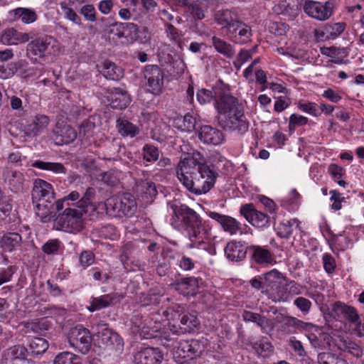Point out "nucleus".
<instances>
[{
  "mask_svg": "<svg viewBox=\"0 0 364 364\" xmlns=\"http://www.w3.org/2000/svg\"><path fill=\"white\" fill-rule=\"evenodd\" d=\"M277 321L281 323L282 332L288 335L308 331L313 326L311 323L304 322L289 314H280V317H277Z\"/></svg>",
  "mask_w": 364,
  "mask_h": 364,
  "instance_id": "4468645a",
  "label": "nucleus"
},
{
  "mask_svg": "<svg viewBox=\"0 0 364 364\" xmlns=\"http://www.w3.org/2000/svg\"><path fill=\"white\" fill-rule=\"evenodd\" d=\"M240 212L253 226L263 228L269 223V217L267 214L257 210L252 203L242 205Z\"/></svg>",
  "mask_w": 364,
  "mask_h": 364,
  "instance_id": "dca6fc26",
  "label": "nucleus"
},
{
  "mask_svg": "<svg viewBox=\"0 0 364 364\" xmlns=\"http://www.w3.org/2000/svg\"><path fill=\"white\" fill-rule=\"evenodd\" d=\"M206 6V1H196L188 5L187 11L191 14L194 20H202L205 18L204 9Z\"/></svg>",
  "mask_w": 364,
  "mask_h": 364,
  "instance_id": "79ce46f5",
  "label": "nucleus"
},
{
  "mask_svg": "<svg viewBox=\"0 0 364 364\" xmlns=\"http://www.w3.org/2000/svg\"><path fill=\"white\" fill-rule=\"evenodd\" d=\"M198 137L203 143L215 146L220 144L224 139L221 131L209 125L200 127L198 131Z\"/></svg>",
  "mask_w": 364,
  "mask_h": 364,
  "instance_id": "412c9836",
  "label": "nucleus"
},
{
  "mask_svg": "<svg viewBox=\"0 0 364 364\" xmlns=\"http://www.w3.org/2000/svg\"><path fill=\"white\" fill-rule=\"evenodd\" d=\"M248 247H246L240 242L231 241L225 248V254L227 258L231 261H241L246 257Z\"/></svg>",
  "mask_w": 364,
  "mask_h": 364,
  "instance_id": "cd10ccee",
  "label": "nucleus"
},
{
  "mask_svg": "<svg viewBox=\"0 0 364 364\" xmlns=\"http://www.w3.org/2000/svg\"><path fill=\"white\" fill-rule=\"evenodd\" d=\"M15 21H21L23 23H33L37 19L36 14L31 9L18 8L11 11Z\"/></svg>",
  "mask_w": 364,
  "mask_h": 364,
  "instance_id": "ea45409f",
  "label": "nucleus"
},
{
  "mask_svg": "<svg viewBox=\"0 0 364 364\" xmlns=\"http://www.w3.org/2000/svg\"><path fill=\"white\" fill-rule=\"evenodd\" d=\"M196 125V119L190 114H186L183 119L182 129L186 132H192L195 129Z\"/></svg>",
  "mask_w": 364,
  "mask_h": 364,
  "instance_id": "774afa93",
  "label": "nucleus"
},
{
  "mask_svg": "<svg viewBox=\"0 0 364 364\" xmlns=\"http://www.w3.org/2000/svg\"><path fill=\"white\" fill-rule=\"evenodd\" d=\"M167 205L171 210V224L183 230L190 240L187 248L210 252L211 247L205 241L206 230L203 227L201 217L193 209L179 201L169 202Z\"/></svg>",
  "mask_w": 364,
  "mask_h": 364,
  "instance_id": "f03ea898",
  "label": "nucleus"
},
{
  "mask_svg": "<svg viewBox=\"0 0 364 364\" xmlns=\"http://www.w3.org/2000/svg\"><path fill=\"white\" fill-rule=\"evenodd\" d=\"M298 107L303 112H307L314 116H318L319 114L318 105L316 103H299Z\"/></svg>",
  "mask_w": 364,
  "mask_h": 364,
  "instance_id": "338daca9",
  "label": "nucleus"
},
{
  "mask_svg": "<svg viewBox=\"0 0 364 364\" xmlns=\"http://www.w3.org/2000/svg\"><path fill=\"white\" fill-rule=\"evenodd\" d=\"M70 345L82 353H87L90 350L92 338L89 330L81 325H77L70 328L68 333Z\"/></svg>",
  "mask_w": 364,
  "mask_h": 364,
  "instance_id": "9d476101",
  "label": "nucleus"
},
{
  "mask_svg": "<svg viewBox=\"0 0 364 364\" xmlns=\"http://www.w3.org/2000/svg\"><path fill=\"white\" fill-rule=\"evenodd\" d=\"M134 359L136 364H159L162 355L159 348L148 347L138 352Z\"/></svg>",
  "mask_w": 364,
  "mask_h": 364,
  "instance_id": "393cba45",
  "label": "nucleus"
},
{
  "mask_svg": "<svg viewBox=\"0 0 364 364\" xmlns=\"http://www.w3.org/2000/svg\"><path fill=\"white\" fill-rule=\"evenodd\" d=\"M332 310L336 316L343 318L353 324L358 323V320L360 318L357 310L353 306H348L341 301L336 302Z\"/></svg>",
  "mask_w": 364,
  "mask_h": 364,
  "instance_id": "a878e982",
  "label": "nucleus"
},
{
  "mask_svg": "<svg viewBox=\"0 0 364 364\" xmlns=\"http://www.w3.org/2000/svg\"><path fill=\"white\" fill-rule=\"evenodd\" d=\"M22 243V237L18 232H7L1 240L0 245L4 251L12 252L18 248Z\"/></svg>",
  "mask_w": 364,
  "mask_h": 364,
  "instance_id": "2f4dec72",
  "label": "nucleus"
},
{
  "mask_svg": "<svg viewBox=\"0 0 364 364\" xmlns=\"http://www.w3.org/2000/svg\"><path fill=\"white\" fill-rule=\"evenodd\" d=\"M119 200L122 202V215H132L136 210V203L133 196L127 193L123 194L119 196Z\"/></svg>",
  "mask_w": 364,
  "mask_h": 364,
  "instance_id": "4c0bfd02",
  "label": "nucleus"
},
{
  "mask_svg": "<svg viewBox=\"0 0 364 364\" xmlns=\"http://www.w3.org/2000/svg\"><path fill=\"white\" fill-rule=\"evenodd\" d=\"M16 268L14 266H9L6 269L0 270V286L9 282L15 273Z\"/></svg>",
  "mask_w": 364,
  "mask_h": 364,
  "instance_id": "0e129e2a",
  "label": "nucleus"
},
{
  "mask_svg": "<svg viewBox=\"0 0 364 364\" xmlns=\"http://www.w3.org/2000/svg\"><path fill=\"white\" fill-rule=\"evenodd\" d=\"M28 350L23 346H14L4 352L6 364H14L26 358Z\"/></svg>",
  "mask_w": 364,
  "mask_h": 364,
  "instance_id": "c756f323",
  "label": "nucleus"
},
{
  "mask_svg": "<svg viewBox=\"0 0 364 364\" xmlns=\"http://www.w3.org/2000/svg\"><path fill=\"white\" fill-rule=\"evenodd\" d=\"M212 43L218 53L228 58H232L234 57L235 50L230 43L216 36H213Z\"/></svg>",
  "mask_w": 364,
  "mask_h": 364,
  "instance_id": "72a5a7b5",
  "label": "nucleus"
},
{
  "mask_svg": "<svg viewBox=\"0 0 364 364\" xmlns=\"http://www.w3.org/2000/svg\"><path fill=\"white\" fill-rule=\"evenodd\" d=\"M202 280L196 277H185L176 280L173 287L180 294L184 296H194L197 294L199 282Z\"/></svg>",
  "mask_w": 364,
  "mask_h": 364,
  "instance_id": "aec40b11",
  "label": "nucleus"
},
{
  "mask_svg": "<svg viewBox=\"0 0 364 364\" xmlns=\"http://www.w3.org/2000/svg\"><path fill=\"white\" fill-rule=\"evenodd\" d=\"M141 154L144 161L148 163H153L159 159L160 151L152 144H145L142 148Z\"/></svg>",
  "mask_w": 364,
  "mask_h": 364,
  "instance_id": "a18cd8bd",
  "label": "nucleus"
},
{
  "mask_svg": "<svg viewBox=\"0 0 364 364\" xmlns=\"http://www.w3.org/2000/svg\"><path fill=\"white\" fill-rule=\"evenodd\" d=\"M229 86L218 81L214 87L215 106L219 116L230 114L242 107L237 98L229 93Z\"/></svg>",
  "mask_w": 364,
  "mask_h": 364,
  "instance_id": "0eeeda50",
  "label": "nucleus"
},
{
  "mask_svg": "<svg viewBox=\"0 0 364 364\" xmlns=\"http://www.w3.org/2000/svg\"><path fill=\"white\" fill-rule=\"evenodd\" d=\"M95 190L93 188L90 187L87 188L80 200L77 201L76 203H73V206H75L76 205V207L82 209L95 198Z\"/></svg>",
  "mask_w": 364,
  "mask_h": 364,
  "instance_id": "5fc2aeb1",
  "label": "nucleus"
},
{
  "mask_svg": "<svg viewBox=\"0 0 364 364\" xmlns=\"http://www.w3.org/2000/svg\"><path fill=\"white\" fill-rule=\"evenodd\" d=\"M200 153L181 159L176 168L178 180L191 193L202 195L214 186L218 176L213 168L203 161Z\"/></svg>",
  "mask_w": 364,
  "mask_h": 364,
  "instance_id": "f257e3e1",
  "label": "nucleus"
},
{
  "mask_svg": "<svg viewBox=\"0 0 364 364\" xmlns=\"http://www.w3.org/2000/svg\"><path fill=\"white\" fill-rule=\"evenodd\" d=\"M300 3L299 0H279L273 10L277 14H282L291 21L299 14Z\"/></svg>",
  "mask_w": 364,
  "mask_h": 364,
  "instance_id": "4be33fe9",
  "label": "nucleus"
},
{
  "mask_svg": "<svg viewBox=\"0 0 364 364\" xmlns=\"http://www.w3.org/2000/svg\"><path fill=\"white\" fill-rule=\"evenodd\" d=\"M108 38L114 41L122 39L121 43H145L149 41L151 33L144 24H110Z\"/></svg>",
  "mask_w": 364,
  "mask_h": 364,
  "instance_id": "20e7f679",
  "label": "nucleus"
},
{
  "mask_svg": "<svg viewBox=\"0 0 364 364\" xmlns=\"http://www.w3.org/2000/svg\"><path fill=\"white\" fill-rule=\"evenodd\" d=\"M339 356L330 352L319 353L317 356L318 364H335Z\"/></svg>",
  "mask_w": 364,
  "mask_h": 364,
  "instance_id": "4d7b16f0",
  "label": "nucleus"
},
{
  "mask_svg": "<svg viewBox=\"0 0 364 364\" xmlns=\"http://www.w3.org/2000/svg\"><path fill=\"white\" fill-rule=\"evenodd\" d=\"M248 250L251 259L258 264H270L273 261L272 253L264 247L250 245Z\"/></svg>",
  "mask_w": 364,
  "mask_h": 364,
  "instance_id": "c85d7f7f",
  "label": "nucleus"
},
{
  "mask_svg": "<svg viewBox=\"0 0 364 364\" xmlns=\"http://www.w3.org/2000/svg\"><path fill=\"white\" fill-rule=\"evenodd\" d=\"M117 128L119 133L123 136L134 137L139 134V128L125 119L119 118L117 120Z\"/></svg>",
  "mask_w": 364,
  "mask_h": 364,
  "instance_id": "c9c22d12",
  "label": "nucleus"
},
{
  "mask_svg": "<svg viewBox=\"0 0 364 364\" xmlns=\"http://www.w3.org/2000/svg\"><path fill=\"white\" fill-rule=\"evenodd\" d=\"M98 326L102 327V331L100 336L102 343L116 351L121 352L124 347V341L121 336L117 333L109 328L107 323H100L98 324Z\"/></svg>",
  "mask_w": 364,
  "mask_h": 364,
  "instance_id": "6ab92c4d",
  "label": "nucleus"
},
{
  "mask_svg": "<svg viewBox=\"0 0 364 364\" xmlns=\"http://www.w3.org/2000/svg\"><path fill=\"white\" fill-rule=\"evenodd\" d=\"M54 364H80V358L65 351L59 353L54 360Z\"/></svg>",
  "mask_w": 364,
  "mask_h": 364,
  "instance_id": "de8ad7c7",
  "label": "nucleus"
},
{
  "mask_svg": "<svg viewBox=\"0 0 364 364\" xmlns=\"http://www.w3.org/2000/svg\"><path fill=\"white\" fill-rule=\"evenodd\" d=\"M122 296L117 294H108L99 297L92 298V301L90 307V311H95L103 308H106L112 304L119 303Z\"/></svg>",
  "mask_w": 364,
  "mask_h": 364,
  "instance_id": "bb28decb",
  "label": "nucleus"
},
{
  "mask_svg": "<svg viewBox=\"0 0 364 364\" xmlns=\"http://www.w3.org/2000/svg\"><path fill=\"white\" fill-rule=\"evenodd\" d=\"M217 23H240L237 13L232 10H220L215 14Z\"/></svg>",
  "mask_w": 364,
  "mask_h": 364,
  "instance_id": "49530a36",
  "label": "nucleus"
},
{
  "mask_svg": "<svg viewBox=\"0 0 364 364\" xmlns=\"http://www.w3.org/2000/svg\"><path fill=\"white\" fill-rule=\"evenodd\" d=\"M218 123L224 130L239 134H244L249 127L242 107L230 114L218 116Z\"/></svg>",
  "mask_w": 364,
  "mask_h": 364,
  "instance_id": "6e6552de",
  "label": "nucleus"
},
{
  "mask_svg": "<svg viewBox=\"0 0 364 364\" xmlns=\"http://www.w3.org/2000/svg\"><path fill=\"white\" fill-rule=\"evenodd\" d=\"M18 70L16 63H8L6 66L0 67V77L7 79L12 77Z\"/></svg>",
  "mask_w": 364,
  "mask_h": 364,
  "instance_id": "bf43d9fd",
  "label": "nucleus"
},
{
  "mask_svg": "<svg viewBox=\"0 0 364 364\" xmlns=\"http://www.w3.org/2000/svg\"><path fill=\"white\" fill-rule=\"evenodd\" d=\"M33 32L23 33L14 28L6 29L1 35V41L9 45H16L18 43H26L35 36Z\"/></svg>",
  "mask_w": 364,
  "mask_h": 364,
  "instance_id": "b1692460",
  "label": "nucleus"
},
{
  "mask_svg": "<svg viewBox=\"0 0 364 364\" xmlns=\"http://www.w3.org/2000/svg\"><path fill=\"white\" fill-rule=\"evenodd\" d=\"M2 179L9 189L14 193H23L28 186V181L23 171L9 167L3 171Z\"/></svg>",
  "mask_w": 364,
  "mask_h": 364,
  "instance_id": "9b49d317",
  "label": "nucleus"
},
{
  "mask_svg": "<svg viewBox=\"0 0 364 364\" xmlns=\"http://www.w3.org/2000/svg\"><path fill=\"white\" fill-rule=\"evenodd\" d=\"M360 10L361 6L359 4L348 8V11L351 14L353 21L355 23H364V11H361Z\"/></svg>",
  "mask_w": 364,
  "mask_h": 364,
  "instance_id": "e2e57ef3",
  "label": "nucleus"
},
{
  "mask_svg": "<svg viewBox=\"0 0 364 364\" xmlns=\"http://www.w3.org/2000/svg\"><path fill=\"white\" fill-rule=\"evenodd\" d=\"M296 223V220H287L282 222L277 226V235L282 238H288L292 233L293 225Z\"/></svg>",
  "mask_w": 364,
  "mask_h": 364,
  "instance_id": "603ef678",
  "label": "nucleus"
},
{
  "mask_svg": "<svg viewBox=\"0 0 364 364\" xmlns=\"http://www.w3.org/2000/svg\"><path fill=\"white\" fill-rule=\"evenodd\" d=\"M136 189L149 198L154 197L157 194L155 184L152 181L147 180L141 181L138 183L136 184Z\"/></svg>",
  "mask_w": 364,
  "mask_h": 364,
  "instance_id": "8fccbe9b",
  "label": "nucleus"
},
{
  "mask_svg": "<svg viewBox=\"0 0 364 364\" xmlns=\"http://www.w3.org/2000/svg\"><path fill=\"white\" fill-rule=\"evenodd\" d=\"M60 246V242L58 239L50 240L43 245L42 250L45 254L54 255L58 253Z\"/></svg>",
  "mask_w": 364,
  "mask_h": 364,
  "instance_id": "13d9d810",
  "label": "nucleus"
},
{
  "mask_svg": "<svg viewBox=\"0 0 364 364\" xmlns=\"http://www.w3.org/2000/svg\"><path fill=\"white\" fill-rule=\"evenodd\" d=\"M335 2L329 0L325 4L309 1H306L304 9L306 14L319 21H325L333 14Z\"/></svg>",
  "mask_w": 364,
  "mask_h": 364,
  "instance_id": "ddd939ff",
  "label": "nucleus"
},
{
  "mask_svg": "<svg viewBox=\"0 0 364 364\" xmlns=\"http://www.w3.org/2000/svg\"><path fill=\"white\" fill-rule=\"evenodd\" d=\"M33 167L44 171H52L55 173L65 174L67 169L61 163L58 162H46L40 160L35 161L32 165Z\"/></svg>",
  "mask_w": 364,
  "mask_h": 364,
  "instance_id": "f704fd0d",
  "label": "nucleus"
},
{
  "mask_svg": "<svg viewBox=\"0 0 364 364\" xmlns=\"http://www.w3.org/2000/svg\"><path fill=\"white\" fill-rule=\"evenodd\" d=\"M28 347L32 354L40 355L46 351L48 343L43 338L33 337L29 340Z\"/></svg>",
  "mask_w": 364,
  "mask_h": 364,
  "instance_id": "37998d69",
  "label": "nucleus"
},
{
  "mask_svg": "<svg viewBox=\"0 0 364 364\" xmlns=\"http://www.w3.org/2000/svg\"><path fill=\"white\" fill-rule=\"evenodd\" d=\"M32 202L38 217L43 223L49 222L57 212L63 209V200L55 203V193L53 186L43 179H36L32 190Z\"/></svg>",
  "mask_w": 364,
  "mask_h": 364,
  "instance_id": "7ed1b4c3",
  "label": "nucleus"
},
{
  "mask_svg": "<svg viewBox=\"0 0 364 364\" xmlns=\"http://www.w3.org/2000/svg\"><path fill=\"white\" fill-rule=\"evenodd\" d=\"M94 262L95 255L91 251L84 250L79 255V262L83 269L90 266L94 263Z\"/></svg>",
  "mask_w": 364,
  "mask_h": 364,
  "instance_id": "6e6d98bb",
  "label": "nucleus"
},
{
  "mask_svg": "<svg viewBox=\"0 0 364 364\" xmlns=\"http://www.w3.org/2000/svg\"><path fill=\"white\" fill-rule=\"evenodd\" d=\"M60 52L59 43L51 36L37 38L27 44L26 56L36 60L38 58L55 55Z\"/></svg>",
  "mask_w": 364,
  "mask_h": 364,
  "instance_id": "423d86ee",
  "label": "nucleus"
},
{
  "mask_svg": "<svg viewBox=\"0 0 364 364\" xmlns=\"http://www.w3.org/2000/svg\"><path fill=\"white\" fill-rule=\"evenodd\" d=\"M252 348L262 357H267L273 351V346L267 337H262L258 341L252 343Z\"/></svg>",
  "mask_w": 364,
  "mask_h": 364,
  "instance_id": "58836bf2",
  "label": "nucleus"
},
{
  "mask_svg": "<svg viewBox=\"0 0 364 364\" xmlns=\"http://www.w3.org/2000/svg\"><path fill=\"white\" fill-rule=\"evenodd\" d=\"M100 72L107 78L112 80H119L124 75V71L109 60L104 61L101 65H98Z\"/></svg>",
  "mask_w": 364,
  "mask_h": 364,
  "instance_id": "7c9ffc66",
  "label": "nucleus"
},
{
  "mask_svg": "<svg viewBox=\"0 0 364 364\" xmlns=\"http://www.w3.org/2000/svg\"><path fill=\"white\" fill-rule=\"evenodd\" d=\"M208 215L217 221L223 230L231 235H236L238 232L242 233L241 224L234 218L213 211L208 212Z\"/></svg>",
  "mask_w": 364,
  "mask_h": 364,
  "instance_id": "f3484780",
  "label": "nucleus"
},
{
  "mask_svg": "<svg viewBox=\"0 0 364 364\" xmlns=\"http://www.w3.org/2000/svg\"><path fill=\"white\" fill-rule=\"evenodd\" d=\"M83 210L74 207H65L62 213L55 215L53 227L58 230L77 232L82 228Z\"/></svg>",
  "mask_w": 364,
  "mask_h": 364,
  "instance_id": "39448f33",
  "label": "nucleus"
},
{
  "mask_svg": "<svg viewBox=\"0 0 364 364\" xmlns=\"http://www.w3.org/2000/svg\"><path fill=\"white\" fill-rule=\"evenodd\" d=\"M289 343L291 348L294 350L298 356L301 357L306 355V352L300 341L296 340L294 337H292L290 338Z\"/></svg>",
  "mask_w": 364,
  "mask_h": 364,
  "instance_id": "69168bd1",
  "label": "nucleus"
},
{
  "mask_svg": "<svg viewBox=\"0 0 364 364\" xmlns=\"http://www.w3.org/2000/svg\"><path fill=\"white\" fill-rule=\"evenodd\" d=\"M12 199L11 196L5 195L0 198V221L6 218L12 210Z\"/></svg>",
  "mask_w": 364,
  "mask_h": 364,
  "instance_id": "3c124183",
  "label": "nucleus"
},
{
  "mask_svg": "<svg viewBox=\"0 0 364 364\" xmlns=\"http://www.w3.org/2000/svg\"><path fill=\"white\" fill-rule=\"evenodd\" d=\"M144 78L147 80V87L150 92L159 95L164 87V73L156 65H148L144 70Z\"/></svg>",
  "mask_w": 364,
  "mask_h": 364,
  "instance_id": "f8f14e48",
  "label": "nucleus"
},
{
  "mask_svg": "<svg viewBox=\"0 0 364 364\" xmlns=\"http://www.w3.org/2000/svg\"><path fill=\"white\" fill-rule=\"evenodd\" d=\"M122 203L119 200V196H114L109 198L105 201V205L106 212L111 216H121L122 215Z\"/></svg>",
  "mask_w": 364,
  "mask_h": 364,
  "instance_id": "c03bdc74",
  "label": "nucleus"
},
{
  "mask_svg": "<svg viewBox=\"0 0 364 364\" xmlns=\"http://www.w3.org/2000/svg\"><path fill=\"white\" fill-rule=\"evenodd\" d=\"M49 118L46 115H37L32 122L28 124L26 132L29 135H37L43 131L49 124Z\"/></svg>",
  "mask_w": 364,
  "mask_h": 364,
  "instance_id": "473e14b6",
  "label": "nucleus"
},
{
  "mask_svg": "<svg viewBox=\"0 0 364 364\" xmlns=\"http://www.w3.org/2000/svg\"><path fill=\"white\" fill-rule=\"evenodd\" d=\"M276 287V289H278V290L276 294H271L269 298L274 302L287 301L289 296L284 290V287L279 286L277 284H274L272 287Z\"/></svg>",
  "mask_w": 364,
  "mask_h": 364,
  "instance_id": "052dcab7",
  "label": "nucleus"
},
{
  "mask_svg": "<svg viewBox=\"0 0 364 364\" xmlns=\"http://www.w3.org/2000/svg\"><path fill=\"white\" fill-rule=\"evenodd\" d=\"M203 350L199 341L183 340L178 343L177 348L173 351V358L176 363L183 364L188 360H192L198 356Z\"/></svg>",
  "mask_w": 364,
  "mask_h": 364,
  "instance_id": "1a4fd4ad",
  "label": "nucleus"
},
{
  "mask_svg": "<svg viewBox=\"0 0 364 364\" xmlns=\"http://www.w3.org/2000/svg\"><path fill=\"white\" fill-rule=\"evenodd\" d=\"M77 137L76 131L64 122H58L53 130L52 139L58 146L73 142Z\"/></svg>",
  "mask_w": 364,
  "mask_h": 364,
  "instance_id": "2eb2a0df",
  "label": "nucleus"
},
{
  "mask_svg": "<svg viewBox=\"0 0 364 364\" xmlns=\"http://www.w3.org/2000/svg\"><path fill=\"white\" fill-rule=\"evenodd\" d=\"M181 316V328L186 332H190L198 327L200 321L196 312L186 313Z\"/></svg>",
  "mask_w": 364,
  "mask_h": 364,
  "instance_id": "a19ab883",
  "label": "nucleus"
},
{
  "mask_svg": "<svg viewBox=\"0 0 364 364\" xmlns=\"http://www.w3.org/2000/svg\"><path fill=\"white\" fill-rule=\"evenodd\" d=\"M122 172L117 169H110L102 175V181L110 186H117L122 177Z\"/></svg>",
  "mask_w": 364,
  "mask_h": 364,
  "instance_id": "09e8293b",
  "label": "nucleus"
},
{
  "mask_svg": "<svg viewBox=\"0 0 364 364\" xmlns=\"http://www.w3.org/2000/svg\"><path fill=\"white\" fill-rule=\"evenodd\" d=\"M294 304L303 313V314L306 315L309 313L312 304L310 300L308 299L299 296L296 298L294 301Z\"/></svg>",
  "mask_w": 364,
  "mask_h": 364,
  "instance_id": "864d4df0",
  "label": "nucleus"
},
{
  "mask_svg": "<svg viewBox=\"0 0 364 364\" xmlns=\"http://www.w3.org/2000/svg\"><path fill=\"white\" fill-rule=\"evenodd\" d=\"M235 24H226V26L224 28H226L228 30H230L232 28H234V31L238 30V35L240 37H244L245 39L243 41H245L246 40L249 39L250 36H252V31L251 28L247 26V24H244L245 26L241 28L239 25L236 28L235 27Z\"/></svg>",
  "mask_w": 364,
  "mask_h": 364,
  "instance_id": "680f3d73",
  "label": "nucleus"
},
{
  "mask_svg": "<svg viewBox=\"0 0 364 364\" xmlns=\"http://www.w3.org/2000/svg\"><path fill=\"white\" fill-rule=\"evenodd\" d=\"M244 321L256 323L262 330L266 331L271 324V321L259 314L245 311L242 314Z\"/></svg>",
  "mask_w": 364,
  "mask_h": 364,
  "instance_id": "e433bc0d",
  "label": "nucleus"
},
{
  "mask_svg": "<svg viewBox=\"0 0 364 364\" xmlns=\"http://www.w3.org/2000/svg\"><path fill=\"white\" fill-rule=\"evenodd\" d=\"M345 24H324L322 28L314 30V36L317 41L334 39L345 29Z\"/></svg>",
  "mask_w": 364,
  "mask_h": 364,
  "instance_id": "5701e85b",
  "label": "nucleus"
},
{
  "mask_svg": "<svg viewBox=\"0 0 364 364\" xmlns=\"http://www.w3.org/2000/svg\"><path fill=\"white\" fill-rule=\"evenodd\" d=\"M105 97L110 107L114 109H124L131 101L127 92L119 87H113L109 90Z\"/></svg>",
  "mask_w": 364,
  "mask_h": 364,
  "instance_id": "a211bd4d",
  "label": "nucleus"
}]
</instances>
